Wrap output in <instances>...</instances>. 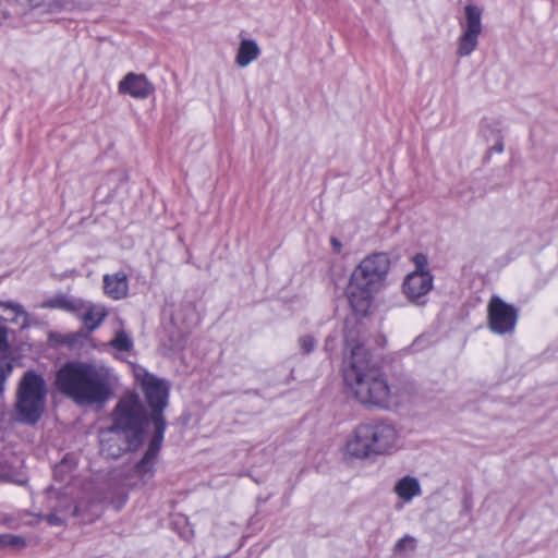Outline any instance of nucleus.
<instances>
[{
    "label": "nucleus",
    "mask_w": 558,
    "mask_h": 558,
    "mask_svg": "<svg viewBox=\"0 0 558 558\" xmlns=\"http://www.w3.org/2000/svg\"><path fill=\"white\" fill-rule=\"evenodd\" d=\"M47 392L43 375L33 369L26 371L19 381L15 393V420L22 424L35 425L45 412Z\"/></svg>",
    "instance_id": "obj_6"
},
{
    "label": "nucleus",
    "mask_w": 558,
    "mask_h": 558,
    "mask_svg": "<svg viewBox=\"0 0 558 558\" xmlns=\"http://www.w3.org/2000/svg\"><path fill=\"white\" fill-rule=\"evenodd\" d=\"M3 318L0 316V351H5L9 348L8 343V328L3 325Z\"/></svg>",
    "instance_id": "obj_26"
},
{
    "label": "nucleus",
    "mask_w": 558,
    "mask_h": 558,
    "mask_svg": "<svg viewBox=\"0 0 558 558\" xmlns=\"http://www.w3.org/2000/svg\"><path fill=\"white\" fill-rule=\"evenodd\" d=\"M434 287V276L430 272H410L402 282V292L407 300L414 305H425L426 295Z\"/></svg>",
    "instance_id": "obj_10"
},
{
    "label": "nucleus",
    "mask_w": 558,
    "mask_h": 558,
    "mask_svg": "<svg viewBox=\"0 0 558 558\" xmlns=\"http://www.w3.org/2000/svg\"><path fill=\"white\" fill-rule=\"evenodd\" d=\"M165 434L153 433L142 459L135 465V474L143 483H148L155 475V461L160 451Z\"/></svg>",
    "instance_id": "obj_12"
},
{
    "label": "nucleus",
    "mask_w": 558,
    "mask_h": 558,
    "mask_svg": "<svg viewBox=\"0 0 558 558\" xmlns=\"http://www.w3.org/2000/svg\"><path fill=\"white\" fill-rule=\"evenodd\" d=\"M62 468H63V465H62V464H61V465H59V466H57V468L54 469V474H58V472H59Z\"/></svg>",
    "instance_id": "obj_33"
},
{
    "label": "nucleus",
    "mask_w": 558,
    "mask_h": 558,
    "mask_svg": "<svg viewBox=\"0 0 558 558\" xmlns=\"http://www.w3.org/2000/svg\"><path fill=\"white\" fill-rule=\"evenodd\" d=\"M86 337H87V332H85L84 330H81L78 332L71 333V335L66 336L65 342L70 347H74L75 344L82 342Z\"/></svg>",
    "instance_id": "obj_27"
},
{
    "label": "nucleus",
    "mask_w": 558,
    "mask_h": 558,
    "mask_svg": "<svg viewBox=\"0 0 558 558\" xmlns=\"http://www.w3.org/2000/svg\"><path fill=\"white\" fill-rule=\"evenodd\" d=\"M142 389L150 409V422L154 426V433L165 434L167 422L163 411L169 404L170 391L167 381L147 374L142 380Z\"/></svg>",
    "instance_id": "obj_7"
},
{
    "label": "nucleus",
    "mask_w": 558,
    "mask_h": 558,
    "mask_svg": "<svg viewBox=\"0 0 558 558\" xmlns=\"http://www.w3.org/2000/svg\"><path fill=\"white\" fill-rule=\"evenodd\" d=\"M496 143L489 148V151H496L498 154L504 151V141L500 133H496Z\"/></svg>",
    "instance_id": "obj_30"
},
{
    "label": "nucleus",
    "mask_w": 558,
    "mask_h": 558,
    "mask_svg": "<svg viewBox=\"0 0 558 558\" xmlns=\"http://www.w3.org/2000/svg\"><path fill=\"white\" fill-rule=\"evenodd\" d=\"M361 323H344V360L343 379L357 402L366 407L388 409L391 390L386 376L372 361L369 351L364 345Z\"/></svg>",
    "instance_id": "obj_1"
},
{
    "label": "nucleus",
    "mask_w": 558,
    "mask_h": 558,
    "mask_svg": "<svg viewBox=\"0 0 558 558\" xmlns=\"http://www.w3.org/2000/svg\"><path fill=\"white\" fill-rule=\"evenodd\" d=\"M413 543H414V538L412 536H409V535H405L403 536L402 538H400L396 545H395V550H398V551H401L403 550L408 545H412L413 546Z\"/></svg>",
    "instance_id": "obj_28"
},
{
    "label": "nucleus",
    "mask_w": 558,
    "mask_h": 558,
    "mask_svg": "<svg viewBox=\"0 0 558 558\" xmlns=\"http://www.w3.org/2000/svg\"><path fill=\"white\" fill-rule=\"evenodd\" d=\"M100 453L109 459H118L126 451H135L128 442V438L112 426L101 428L99 432Z\"/></svg>",
    "instance_id": "obj_11"
},
{
    "label": "nucleus",
    "mask_w": 558,
    "mask_h": 558,
    "mask_svg": "<svg viewBox=\"0 0 558 558\" xmlns=\"http://www.w3.org/2000/svg\"><path fill=\"white\" fill-rule=\"evenodd\" d=\"M390 269L387 253L365 256L353 269L345 294L352 311L362 317L368 314L375 294L384 287Z\"/></svg>",
    "instance_id": "obj_3"
},
{
    "label": "nucleus",
    "mask_w": 558,
    "mask_h": 558,
    "mask_svg": "<svg viewBox=\"0 0 558 558\" xmlns=\"http://www.w3.org/2000/svg\"><path fill=\"white\" fill-rule=\"evenodd\" d=\"M393 490L404 501H410L422 494L418 480L410 475L400 478L396 483Z\"/></svg>",
    "instance_id": "obj_16"
},
{
    "label": "nucleus",
    "mask_w": 558,
    "mask_h": 558,
    "mask_svg": "<svg viewBox=\"0 0 558 558\" xmlns=\"http://www.w3.org/2000/svg\"><path fill=\"white\" fill-rule=\"evenodd\" d=\"M2 15H3L2 19L7 20V19H9L11 16V13L9 11H7V10H3L2 11Z\"/></svg>",
    "instance_id": "obj_32"
},
{
    "label": "nucleus",
    "mask_w": 558,
    "mask_h": 558,
    "mask_svg": "<svg viewBox=\"0 0 558 558\" xmlns=\"http://www.w3.org/2000/svg\"><path fill=\"white\" fill-rule=\"evenodd\" d=\"M12 372V365L5 362L4 366L0 369V395L5 391L7 378Z\"/></svg>",
    "instance_id": "obj_24"
},
{
    "label": "nucleus",
    "mask_w": 558,
    "mask_h": 558,
    "mask_svg": "<svg viewBox=\"0 0 558 558\" xmlns=\"http://www.w3.org/2000/svg\"><path fill=\"white\" fill-rule=\"evenodd\" d=\"M110 344L116 350L123 352H129L133 348L132 339L124 331L117 332Z\"/></svg>",
    "instance_id": "obj_20"
},
{
    "label": "nucleus",
    "mask_w": 558,
    "mask_h": 558,
    "mask_svg": "<svg viewBox=\"0 0 558 558\" xmlns=\"http://www.w3.org/2000/svg\"><path fill=\"white\" fill-rule=\"evenodd\" d=\"M298 343L303 354H310L315 350L317 340L312 335H304L298 339Z\"/></svg>",
    "instance_id": "obj_22"
},
{
    "label": "nucleus",
    "mask_w": 558,
    "mask_h": 558,
    "mask_svg": "<svg viewBox=\"0 0 558 558\" xmlns=\"http://www.w3.org/2000/svg\"><path fill=\"white\" fill-rule=\"evenodd\" d=\"M398 440V430L391 422L372 421L355 427L347 442V451L359 459L389 454L397 449Z\"/></svg>",
    "instance_id": "obj_4"
},
{
    "label": "nucleus",
    "mask_w": 558,
    "mask_h": 558,
    "mask_svg": "<svg viewBox=\"0 0 558 558\" xmlns=\"http://www.w3.org/2000/svg\"><path fill=\"white\" fill-rule=\"evenodd\" d=\"M330 243H331V246H332V250H333L335 253H340L341 252L342 244H341L340 240H338L337 238L332 236L330 239Z\"/></svg>",
    "instance_id": "obj_31"
},
{
    "label": "nucleus",
    "mask_w": 558,
    "mask_h": 558,
    "mask_svg": "<svg viewBox=\"0 0 558 558\" xmlns=\"http://www.w3.org/2000/svg\"><path fill=\"white\" fill-rule=\"evenodd\" d=\"M93 8V3L88 0H52L49 3V12L58 13L68 12H85Z\"/></svg>",
    "instance_id": "obj_18"
},
{
    "label": "nucleus",
    "mask_w": 558,
    "mask_h": 558,
    "mask_svg": "<svg viewBox=\"0 0 558 558\" xmlns=\"http://www.w3.org/2000/svg\"><path fill=\"white\" fill-rule=\"evenodd\" d=\"M107 316V312L104 307L98 305H88L84 314L81 315V319L87 330L92 332L97 329Z\"/></svg>",
    "instance_id": "obj_19"
},
{
    "label": "nucleus",
    "mask_w": 558,
    "mask_h": 558,
    "mask_svg": "<svg viewBox=\"0 0 558 558\" xmlns=\"http://www.w3.org/2000/svg\"><path fill=\"white\" fill-rule=\"evenodd\" d=\"M46 521L53 526H61L65 524V520L57 513H50L46 517Z\"/></svg>",
    "instance_id": "obj_29"
},
{
    "label": "nucleus",
    "mask_w": 558,
    "mask_h": 558,
    "mask_svg": "<svg viewBox=\"0 0 558 558\" xmlns=\"http://www.w3.org/2000/svg\"><path fill=\"white\" fill-rule=\"evenodd\" d=\"M110 426L122 433L131 447H142L150 415L136 393H128L119 399L110 414Z\"/></svg>",
    "instance_id": "obj_5"
},
{
    "label": "nucleus",
    "mask_w": 558,
    "mask_h": 558,
    "mask_svg": "<svg viewBox=\"0 0 558 558\" xmlns=\"http://www.w3.org/2000/svg\"><path fill=\"white\" fill-rule=\"evenodd\" d=\"M0 306L4 307V308L12 310L16 316H24V317L28 316V314L24 311L23 306L19 303L11 302V301H8V302L0 301Z\"/></svg>",
    "instance_id": "obj_25"
},
{
    "label": "nucleus",
    "mask_w": 558,
    "mask_h": 558,
    "mask_svg": "<svg viewBox=\"0 0 558 558\" xmlns=\"http://www.w3.org/2000/svg\"><path fill=\"white\" fill-rule=\"evenodd\" d=\"M259 54H260V49L255 40L243 39L240 43V46L238 49V53L235 57V63L241 68H245L251 62L256 60Z\"/></svg>",
    "instance_id": "obj_17"
},
{
    "label": "nucleus",
    "mask_w": 558,
    "mask_h": 558,
    "mask_svg": "<svg viewBox=\"0 0 558 558\" xmlns=\"http://www.w3.org/2000/svg\"><path fill=\"white\" fill-rule=\"evenodd\" d=\"M463 11L464 21L460 23L462 32L457 47V54L459 57H468L477 48L478 37L483 31L482 9L469 3L464 7Z\"/></svg>",
    "instance_id": "obj_8"
},
{
    "label": "nucleus",
    "mask_w": 558,
    "mask_h": 558,
    "mask_svg": "<svg viewBox=\"0 0 558 558\" xmlns=\"http://www.w3.org/2000/svg\"><path fill=\"white\" fill-rule=\"evenodd\" d=\"M104 291L112 300H121L128 295L129 279L124 271H118L112 275L106 274L102 278Z\"/></svg>",
    "instance_id": "obj_14"
},
{
    "label": "nucleus",
    "mask_w": 558,
    "mask_h": 558,
    "mask_svg": "<svg viewBox=\"0 0 558 558\" xmlns=\"http://www.w3.org/2000/svg\"><path fill=\"white\" fill-rule=\"evenodd\" d=\"M26 541L20 535L13 534H0V548L12 547V548H24Z\"/></svg>",
    "instance_id": "obj_21"
},
{
    "label": "nucleus",
    "mask_w": 558,
    "mask_h": 558,
    "mask_svg": "<svg viewBox=\"0 0 558 558\" xmlns=\"http://www.w3.org/2000/svg\"><path fill=\"white\" fill-rule=\"evenodd\" d=\"M488 327L497 335L511 333L519 318V311L501 298L494 295L487 305Z\"/></svg>",
    "instance_id": "obj_9"
},
{
    "label": "nucleus",
    "mask_w": 558,
    "mask_h": 558,
    "mask_svg": "<svg viewBox=\"0 0 558 558\" xmlns=\"http://www.w3.org/2000/svg\"><path fill=\"white\" fill-rule=\"evenodd\" d=\"M58 390L75 404H104L112 393L110 369L90 362L69 361L56 375Z\"/></svg>",
    "instance_id": "obj_2"
},
{
    "label": "nucleus",
    "mask_w": 558,
    "mask_h": 558,
    "mask_svg": "<svg viewBox=\"0 0 558 558\" xmlns=\"http://www.w3.org/2000/svg\"><path fill=\"white\" fill-rule=\"evenodd\" d=\"M120 94L130 95L133 98L145 99L150 96L155 88L145 74L134 72L128 73L118 85Z\"/></svg>",
    "instance_id": "obj_13"
},
{
    "label": "nucleus",
    "mask_w": 558,
    "mask_h": 558,
    "mask_svg": "<svg viewBox=\"0 0 558 558\" xmlns=\"http://www.w3.org/2000/svg\"><path fill=\"white\" fill-rule=\"evenodd\" d=\"M413 263L415 265V269L412 272H430L427 268L428 260L426 255L422 253H417L413 256Z\"/></svg>",
    "instance_id": "obj_23"
},
{
    "label": "nucleus",
    "mask_w": 558,
    "mask_h": 558,
    "mask_svg": "<svg viewBox=\"0 0 558 558\" xmlns=\"http://www.w3.org/2000/svg\"><path fill=\"white\" fill-rule=\"evenodd\" d=\"M43 307L58 308L69 313L78 314L83 308H85V303L80 299L66 295H57L45 301Z\"/></svg>",
    "instance_id": "obj_15"
}]
</instances>
